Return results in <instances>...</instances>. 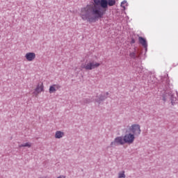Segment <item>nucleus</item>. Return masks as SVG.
I'll return each mask as SVG.
<instances>
[{
    "mask_svg": "<svg viewBox=\"0 0 178 178\" xmlns=\"http://www.w3.org/2000/svg\"><path fill=\"white\" fill-rule=\"evenodd\" d=\"M134 140H136V136L132 135L131 133L126 134L124 136V142L125 144H133L134 143Z\"/></svg>",
    "mask_w": 178,
    "mask_h": 178,
    "instance_id": "nucleus-6",
    "label": "nucleus"
},
{
    "mask_svg": "<svg viewBox=\"0 0 178 178\" xmlns=\"http://www.w3.org/2000/svg\"><path fill=\"white\" fill-rule=\"evenodd\" d=\"M128 3H127V1L124 0L122 3H121V8H123L124 10L126 9V6H127Z\"/></svg>",
    "mask_w": 178,
    "mask_h": 178,
    "instance_id": "nucleus-16",
    "label": "nucleus"
},
{
    "mask_svg": "<svg viewBox=\"0 0 178 178\" xmlns=\"http://www.w3.org/2000/svg\"><path fill=\"white\" fill-rule=\"evenodd\" d=\"M118 178H126V175L124 174V171H121L118 173Z\"/></svg>",
    "mask_w": 178,
    "mask_h": 178,
    "instance_id": "nucleus-17",
    "label": "nucleus"
},
{
    "mask_svg": "<svg viewBox=\"0 0 178 178\" xmlns=\"http://www.w3.org/2000/svg\"><path fill=\"white\" fill-rule=\"evenodd\" d=\"M139 42L145 49V52L148 50V43H147V40L144 39L143 37H139Z\"/></svg>",
    "mask_w": 178,
    "mask_h": 178,
    "instance_id": "nucleus-10",
    "label": "nucleus"
},
{
    "mask_svg": "<svg viewBox=\"0 0 178 178\" xmlns=\"http://www.w3.org/2000/svg\"><path fill=\"white\" fill-rule=\"evenodd\" d=\"M168 98H170L172 106L176 105V104H177V102H178L177 99L172 93H170V95H169L168 93L164 95L163 96V101H164V102H166V100L168 99Z\"/></svg>",
    "mask_w": 178,
    "mask_h": 178,
    "instance_id": "nucleus-5",
    "label": "nucleus"
},
{
    "mask_svg": "<svg viewBox=\"0 0 178 178\" xmlns=\"http://www.w3.org/2000/svg\"><path fill=\"white\" fill-rule=\"evenodd\" d=\"M54 137L58 139L63 138V137H65V132L62 131H56Z\"/></svg>",
    "mask_w": 178,
    "mask_h": 178,
    "instance_id": "nucleus-11",
    "label": "nucleus"
},
{
    "mask_svg": "<svg viewBox=\"0 0 178 178\" xmlns=\"http://www.w3.org/2000/svg\"><path fill=\"white\" fill-rule=\"evenodd\" d=\"M33 144L30 142H27L26 143H23L21 145H19V148H22L23 147H26L27 148H31Z\"/></svg>",
    "mask_w": 178,
    "mask_h": 178,
    "instance_id": "nucleus-13",
    "label": "nucleus"
},
{
    "mask_svg": "<svg viewBox=\"0 0 178 178\" xmlns=\"http://www.w3.org/2000/svg\"><path fill=\"white\" fill-rule=\"evenodd\" d=\"M42 92H44V84L42 83H39L34 90L33 94L35 95H38V94H41Z\"/></svg>",
    "mask_w": 178,
    "mask_h": 178,
    "instance_id": "nucleus-7",
    "label": "nucleus"
},
{
    "mask_svg": "<svg viewBox=\"0 0 178 178\" xmlns=\"http://www.w3.org/2000/svg\"><path fill=\"white\" fill-rule=\"evenodd\" d=\"M101 66V63H97L95 60H89L85 63L81 64V69H85V70H94V69H97V67Z\"/></svg>",
    "mask_w": 178,
    "mask_h": 178,
    "instance_id": "nucleus-2",
    "label": "nucleus"
},
{
    "mask_svg": "<svg viewBox=\"0 0 178 178\" xmlns=\"http://www.w3.org/2000/svg\"><path fill=\"white\" fill-rule=\"evenodd\" d=\"M57 178H66V176H65V175H60Z\"/></svg>",
    "mask_w": 178,
    "mask_h": 178,
    "instance_id": "nucleus-19",
    "label": "nucleus"
},
{
    "mask_svg": "<svg viewBox=\"0 0 178 178\" xmlns=\"http://www.w3.org/2000/svg\"><path fill=\"white\" fill-rule=\"evenodd\" d=\"M60 88V86L58 84H54L52 86H50L49 89V94H54V92H56L57 90H59Z\"/></svg>",
    "mask_w": 178,
    "mask_h": 178,
    "instance_id": "nucleus-9",
    "label": "nucleus"
},
{
    "mask_svg": "<svg viewBox=\"0 0 178 178\" xmlns=\"http://www.w3.org/2000/svg\"><path fill=\"white\" fill-rule=\"evenodd\" d=\"M129 56L131 59H136V58H137V51H136V49L134 50V51L129 53Z\"/></svg>",
    "mask_w": 178,
    "mask_h": 178,
    "instance_id": "nucleus-14",
    "label": "nucleus"
},
{
    "mask_svg": "<svg viewBox=\"0 0 178 178\" xmlns=\"http://www.w3.org/2000/svg\"><path fill=\"white\" fill-rule=\"evenodd\" d=\"M108 95H109V92H106L103 95H100L99 98L96 99L97 102H100L101 101H105V99L108 98Z\"/></svg>",
    "mask_w": 178,
    "mask_h": 178,
    "instance_id": "nucleus-12",
    "label": "nucleus"
},
{
    "mask_svg": "<svg viewBox=\"0 0 178 178\" xmlns=\"http://www.w3.org/2000/svg\"><path fill=\"white\" fill-rule=\"evenodd\" d=\"M83 102L84 104H90V102H91V100L90 99H84Z\"/></svg>",
    "mask_w": 178,
    "mask_h": 178,
    "instance_id": "nucleus-18",
    "label": "nucleus"
},
{
    "mask_svg": "<svg viewBox=\"0 0 178 178\" xmlns=\"http://www.w3.org/2000/svg\"><path fill=\"white\" fill-rule=\"evenodd\" d=\"M25 58L28 62H33L34 59H35V53L34 52H29L25 55Z\"/></svg>",
    "mask_w": 178,
    "mask_h": 178,
    "instance_id": "nucleus-8",
    "label": "nucleus"
},
{
    "mask_svg": "<svg viewBox=\"0 0 178 178\" xmlns=\"http://www.w3.org/2000/svg\"><path fill=\"white\" fill-rule=\"evenodd\" d=\"M136 42V40H134V39L131 40V44H134Z\"/></svg>",
    "mask_w": 178,
    "mask_h": 178,
    "instance_id": "nucleus-20",
    "label": "nucleus"
},
{
    "mask_svg": "<svg viewBox=\"0 0 178 178\" xmlns=\"http://www.w3.org/2000/svg\"><path fill=\"white\" fill-rule=\"evenodd\" d=\"M93 2L81 10V19L90 23L104 17L108 9V0H93Z\"/></svg>",
    "mask_w": 178,
    "mask_h": 178,
    "instance_id": "nucleus-1",
    "label": "nucleus"
},
{
    "mask_svg": "<svg viewBox=\"0 0 178 178\" xmlns=\"http://www.w3.org/2000/svg\"><path fill=\"white\" fill-rule=\"evenodd\" d=\"M115 3H116V0H108L107 1V8H108V6H113V5H115Z\"/></svg>",
    "mask_w": 178,
    "mask_h": 178,
    "instance_id": "nucleus-15",
    "label": "nucleus"
},
{
    "mask_svg": "<svg viewBox=\"0 0 178 178\" xmlns=\"http://www.w3.org/2000/svg\"><path fill=\"white\" fill-rule=\"evenodd\" d=\"M129 131L135 137H138L141 134V127L138 124H134L129 127Z\"/></svg>",
    "mask_w": 178,
    "mask_h": 178,
    "instance_id": "nucleus-3",
    "label": "nucleus"
},
{
    "mask_svg": "<svg viewBox=\"0 0 178 178\" xmlns=\"http://www.w3.org/2000/svg\"><path fill=\"white\" fill-rule=\"evenodd\" d=\"M124 140L122 136L116 137L113 142L111 143L110 147L112 148H115V147H118V145H124Z\"/></svg>",
    "mask_w": 178,
    "mask_h": 178,
    "instance_id": "nucleus-4",
    "label": "nucleus"
}]
</instances>
